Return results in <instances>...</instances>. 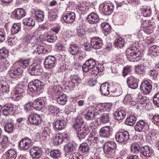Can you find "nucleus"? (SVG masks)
Returning a JSON list of instances; mask_svg holds the SVG:
<instances>
[{
	"mask_svg": "<svg viewBox=\"0 0 159 159\" xmlns=\"http://www.w3.org/2000/svg\"><path fill=\"white\" fill-rule=\"evenodd\" d=\"M126 54L127 58L131 61L137 62L141 59L140 51L135 47L128 48L126 51Z\"/></svg>",
	"mask_w": 159,
	"mask_h": 159,
	"instance_id": "1",
	"label": "nucleus"
},
{
	"mask_svg": "<svg viewBox=\"0 0 159 159\" xmlns=\"http://www.w3.org/2000/svg\"><path fill=\"white\" fill-rule=\"evenodd\" d=\"M43 86V82L36 80L30 82L28 85V88L31 92L38 93L41 92Z\"/></svg>",
	"mask_w": 159,
	"mask_h": 159,
	"instance_id": "2",
	"label": "nucleus"
},
{
	"mask_svg": "<svg viewBox=\"0 0 159 159\" xmlns=\"http://www.w3.org/2000/svg\"><path fill=\"white\" fill-rule=\"evenodd\" d=\"M116 147V144L114 142L110 141L107 142L104 144V152L107 154H109L110 157H113L115 155L114 150Z\"/></svg>",
	"mask_w": 159,
	"mask_h": 159,
	"instance_id": "3",
	"label": "nucleus"
},
{
	"mask_svg": "<svg viewBox=\"0 0 159 159\" xmlns=\"http://www.w3.org/2000/svg\"><path fill=\"white\" fill-rule=\"evenodd\" d=\"M115 139L119 143L125 142L129 139V133L126 130L119 131L116 134Z\"/></svg>",
	"mask_w": 159,
	"mask_h": 159,
	"instance_id": "4",
	"label": "nucleus"
},
{
	"mask_svg": "<svg viewBox=\"0 0 159 159\" xmlns=\"http://www.w3.org/2000/svg\"><path fill=\"white\" fill-rule=\"evenodd\" d=\"M32 144V140L27 137L22 138L20 141L18 147L19 149L21 151L28 150Z\"/></svg>",
	"mask_w": 159,
	"mask_h": 159,
	"instance_id": "5",
	"label": "nucleus"
},
{
	"mask_svg": "<svg viewBox=\"0 0 159 159\" xmlns=\"http://www.w3.org/2000/svg\"><path fill=\"white\" fill-rule=\"evenodd\" d=\"M47 100L45 98H38L34 100L33 103V107L37 110H40L43 107L47 108Z\"/></svg>",
	"mask_w": 159,
	"mask_h": 159,
	"instance_id": "6",
	"label": "nucleus"
},
{
	"mask_svg": "<svg viewBox=\"0 0 159 159\" xmlns=\"http://www.w3.org/2000/svg\"><path fill=\"white\" fill-rule=\"evenodd\" d=\"M42 71L41 65L36 63H34L31 65L28 70L29 73L32 75H40Z\"/></svg>",
	"mask_w": 159,
	"mask_h": 159,
	"instance_id": "7",
	"label": "nucleus"
},
{
	"mask_svg": "<svg viewBox=\"0 0 159 159\" xmlns=\"http://www.w3.org/2000/svg\"><path fill=\"white\" fill-rule=\"evenodd\" d=\"M75 130L76 131L78 137L80 139H84L89 132L88 127L84 125L76 127Z\"/></svg>",
	"mask_w": 159,
	"mask_h": 159,
	"instance_id": "8",
	"label": "nucleus"
},
{
	"mask_svg": "<svg viewBox=\"0 0 159 159\" xmlns=\"http://www.w3.org/2000/svg\"><path fill=\"white\" fill-rule=\"evenodd\" d=\"M102 11L105 15H110L114 9V4L110 1H106L103 3Z\"/></svg>",
	"mask_w": 159,
	"mask_h": 159,
	"instance_id": "9",
	"label": "nucleus"
},
{
	"mask_svg": "<svg viewBox=\"0 0 159 159\" xmlns=\"http://www.w3.org/2000/svg\"><path fill=\"white\" fill-rule=\"evenodd\" d=\"M96 62L93 59H90L87 60L82 66L84 71L87 72L90 70L95 69Z\"/></svg>",
	"mask_w": 159,
	"mask_h": 159,
	"instance_id": "10",
	"label": "nucleus"
},
{
	"mask_svg": "<svg viewBox=\"0 0 159 159\" xmlns=\"http://www.w3.org/2000/svg\"><path fill=\"white\" fill-rule=\"evenodd\" d=\"M68 135L65 133L57 134L53 139V143L55 145H57L61 144L63 142H67Z\"/></svg>",
	"mask_w": 159,
	"mask_h": 159,
	"instance_id": "11",
	"label": "nucleus"
},
{
	"mask_svg": "<svg viewBox=\"0 0 159 159\" xmlns=\"http://www.w3.org/2000/svg\"><path fill=\"white\" fill-rule=\"evenodd\" d=\"M140 88L143 93L147 94H149L151 91L152 86L148 81L145 80L141 84Z\"/></svg>",
	"mask_w": 159,
	"mask_h": 159,
	"instance_id": "12",
	"label": "nucleus"
},
{
	"mask_svg": "<svg viewBox=\"0 0 159 159\" xmlns=\"http://www.w3.org/2000/svg\"><path fill=\"white\" fill-rule=\"evenodd\" d=\"M14 94L12 95L11 98L13 100L16 101L20 100L21 97L25 95V91L22 88H16Z\"/></svg>",
	"mask_w": 159,
	"mask_h": 159,
	"instance_id": "13",
	"label": "nucleus"
},
{
	"mask_svg": "<svg viewBox=\"0 0 159 159\" xmlns=\"http://www.w3.org/2000/svg\"><path fill=\"white\" fill-rule=\"evenodd\" d=\"M103 45L102 40L101 38L96 37L91 38V45L92 48L98 49L101 48Z\"/></svg>",
	"mask_w": 159,
	"mask_h": 159,
	"instance_id": "14",
	"label": "nucleus"
},
{
	"mask_svg": "<svg viewBox=\"0 0 159 159\" xmlns=\"http://www.w3.org/2000/svg\"><path fill=\"white\" fill-rule=\"evenodd\" d=\"M112 129L110 126H105L100 130V135L102 138H108L112 134Z\"/></svg>",
	"mask_w": 159,
	"mask_h": 159,
	"instance_id": "15",
	"label": "nucleus"
},
{
	"mask_svg": "<svg viewBox=\"0 0 159 159\" xmlns=\"http://www.w3.org/2000/svg\"><path fill=\"white\" fill-rule=\"evenodd\" d=\"M41 116L37 113L31 115L29 117V122L32 124L39 125L42 120Z\"/></svg>",
	"mask_w": 159,
	"mask_h": 159,
	"instance_id": "16",
	"label": "nucleus"
},
{
	"mask_svg": "<svg viewBox=\"0 0 159 159\" xmlns=\"http://www.w3.org/2000/svg\"><path fill=\"white\" fill-rule=\"evenodd\" d=\"M138 80L135 77L130 76L127 79V83L129 87L133 89H137L138 86Z\"/></svg>",
	"mask_w": 159,
	"mask_h": 159,
	"instance_id": "17",
	"label": "nucleus"
},
{
	"mask_svg": "<svg viewBox=\"0 0 159 159\" xmlns=\"http://www.w3.org/2000/svg\"><path fill=\"white\" fill-rule=\"evenodd\" d=\"M55 62V57L53 56H49L45 60V67L47 69H51L54 66Z\"/></svg>",
	"mask_w": 159,
	"mask_h": 159,
	"instance_id": "18",
	"label": "nucleus"
},
{
	"mask_svg": "<svg viewBox=\"0 0 159 159\" xmlns=\"http://www.w3.org/2000/svg\"><path fill=\"white\" fill-rule=\"evenodd\" d=\"M141 152L144 157L148 158L153 154L154 151L151 147L146 145L141 148Z\"/></svg>",
	"mask_w": 159,
	"mask_h": 159,
	"instance_id": "19",
	"label": "nucleus"
},
{
	"mask_svg": "<svg viewBox=\"0 0 159 159\" xmlns=\"http://www.w3.org/2000/svg\"><path fill=\"white\" fill-rule=\"evenodd\" d=\"M107 104H102L98 105L96 107L91 106V107L93 109L95 112L98 114H103V112L107 110L106 108L107 107Z\"/></svg>",
	"mask_w": 159,
	"mask_h": 159,
	"instance_id": "20",
	"label": "nucleus"
},
{
	"mask_svg": "<svg viewBox=\"0 0 159 159\" xmlns=\"http://www.w3.org/2000/svg\"><path fill=\"white\" fill-rule=\"evenodd\" d=\"M126 114L125 111L118 109L114 112L113 114V117L116 120H120L125 118Z\"/></svg>",
	"mask_w": 159,
	"mask_h": 159,
	"instance_id": "21",
	"label": "nucleus"
},
{
	"mask_svg": "<svg viewBox=\"0 0 159 159\" xmlns=\"http://www.w3.org/2000/svg\"><path fill=\"white\" fill-rule=\"evenodd\" d=\"M75 15L74 12H69L67 13L63 17L64 21L67 23H72L75 19Z\"/></svg>",
	"mask_w": 159,
	"mask_h": 159,
	"instance_id": "22",
	"label": "nucleus"
},
{
	"mask_svg": "<svg viewBox=\"0 0 159 159\" xmlns=\"http://www.w3.org/2000/svg\"><path fill=\"white\" fill-rule=\"evenodd\" d=\"M30 152L33 158H38L40 157L41 152L39 147L34 146L30 149Z\"/></svg>",
	"mask_w": 159,
	"mask_h": 159,
	"instance_id": "23",
	"label": "nucleus"
},
{
	"mask_svg": "<svg viewBox=\"0 0 159 159\" xmlns=\"http://www.w3.org/2000/svg\"><path fill=\"white\" fill-rule=\"evenodd\" d=\"M13 14L15 19L20 20L25 15V13L22 8H17L13 12Z\"/></svg>",
	"mask_w": 159,
	"mask_h": 159,
	"instance_id": "24",
	"label": "nucleus"
},
{
	"mask_svg": "<svg viewBox=\"0 0 159 159\" xmlns=\"http://www.w3.org/2000/svg\"><path fill=\"white\" fill-rule=\"evenodd\" d=\"M87 19L91 24L98 22L99 21L98 15L93 12L91 13L88 16Z\"/></svg>",
	"mask_w": 159,
	"mask_h": 159,
	"instance_id": "25",
	"label": "nucleus"
},
{
	"mask_svg": "<svg viewBox=\"0 0 159 159\" xmlns=\"http://www.w3.org/2000/svg\"><path fill=\"white\" fill-rule=\"evenodd\" d=\"M79 48L78 45L71 44L68 48V51L70 54L73 55H76L79 51Z\"/></svg>",
	"mask_w": 159,
	"mask_h": 159,
	"instance_id": "26",
	"label": "nucleus"
},
{
	"mask_svg": "<svg viewBox=\"0 0 159 159\" xmlns=\"http://www.w3.org/2000/svg\"><path fill=\"white\" fill-rule=\"evenodd\" d=\"M146 124V123L143 120H140L138 121L134 127L135 131L138 132L143 131Z\"/></svg>",
	"mask_w": 159,
	"mask_h": 159,
	"instance_id": "27",
	"label": "nucleus"
},
{
	"mask_svg": "<svg viewBox=\"0 0 159 159\" xmlns=\"http://www.w3.org/2000/svg\"><path fill=\"white\" fill-rule=\"evenodd\" d=\"M137 120L136 117L134 115H130L127 117L125 124L130 126H133L135 124Z\"/></svg>",
	"mask_w": 159,
	"mask_h": 159,
	"instance_id": "28",
	"label": "nucleus"
},
{
	"mask_svg": "<svg viewBox=\"0 0 159 159\" xmlns=\"http://www.w3.org/2000/svg\"><path fill=\"white\" fill-rule=\"evenodd\" d=\"M66 126V123L64 120H57L55 123V128L58 130H62L64 129Z\"/></svg>",
	"mask_w": 159,
	"mask_h": 159,
	"instance_id": "29",
	"label": "nucleus"
},
{
	"mask_svg": "<svg viewBox=\"0 0 159 159\" xmlns=\"http://www.w3.org/2000/svg\"><path fill=\"white\" fill-rule=\"evenodd\" d=\"M23 72V70L21 67H16L14 69L10 70L9 72V74L11 77L13 76L20 75Z\"/></svg>",
	"mask_w": 159,
	"mask_h": 159,
	"instance_id": "30",
	"label": "nucleus"
},
{
	"mask_svg": "<svg viewBox=\"0 0 159 159\" xmlns=\"http://www.w3.org/2000/svg\"><path fill=\"white\" fill-rule=\"evenodd\" d=\"M109 85L107 83L102 84L100 87V91L101 93L104 95H107L109 94L108 89Z\"/></svg>",
	"mask_w": 159,
	"mask_h": 159,
	"instance_id": "31",
	"label": "nucleus"
},
{
	"mask_svg": "<svg viewBox=\"0 0 159 159\" xmlns=\"http://www.w3.org/2000/svg\"><path fill=\"white\" fill-rule=\"evenodd\" d=\"M34 16L36 20L39 22H42L44 19V13L42 11H35Z\"/></svg>",
	"mask_w": 159,
	"mask_h": 159,
	"instance_id": "32",
	"label": "nucleus"
},
{
	"mask_svg": "<svg viewBox=\"0 0 159 159\" xmlns=\"http://www.w3.org/2000/svg\"><path fill=\"white\" fill-rule=\"evenodd\" d=\"M23 23L25 25L33 27L35 25V21L30 17H26L23 20Z\"/></svg>",
	"mask_w": 159,
	"mask_h": 159,
	"instance_id": "33",
	"label": "nucleus"
},
{
	"mask_svg": "<svg viewBox=\"0 0 159 159\" xmlns=\"http://www.w3.org/2000/svg\"><path fill=\"white\" fill-rule=\"evenodd\" d=\"M15 64L16 65H18L23 68H25L29 65L30 62L28 59L23 60L20 59L18 61H16Z\"/></svg>",
	"mask_w": 159,
	"mask_h": 159,
	"instance_id": "34",
	"label": "nucleus"
},
{
	"mask_svg": "<svg viewBox=\"0 0 159 159\" xmlns=\"http://www.w3.org/2000/svg\"><path fill=\"white\" fill-rule=\"evenodd\" d=\"M149 52L152 55L155 57L159 56V47L154 45L150 47Z\"/></svg>",
	"mask_w": 159,
	"mask_h": 159,
	"instance_id": "35",
	"label": "nucleus"
},
{
	"mask_svg": "<svg viewBox=\"0 0 159 159\" xmlns=\"http://www.w3.org/2000/svg\"><path fill=\"white\" fill-rule=\"evenodd\" d=\"M7 159H16L17 154L16 151L13 149L8 150L6 153Z\"/></svg>",
	"mask_w": 159,
	"mask_h": 159,
	"instance_id": "36",
	"label": "nucleus"
},
{
	"mask_svg": "<svg viewBox=\"0 0 159 159\" xmlns=\"http://www.w3.org/2000/svg\"><path fill=\"white\" fill-rule=\"evenodd\" d=\"M8 139L7 136H2L0 138V143L2 147L4 148H7L9 145Z\"/></svg>",
	"mask_w": 159,
	"mask_h": 159,
	"instance_id": "37",
	"label": "nucleus"
},
{
	"mask_svg": "<svg viewBox=\"0 0 159 159\" xmlns=\"http://www.w3.org/2000/svg\"><path fill=\"white\" fill-rule=\"evenodd\" d=\"M90 149L88 144L86 143H83L81 144L79 148V151L86 153L89 152Z\"/></svg>",
	"mask_w": 159,
	"mask_h": 159,
	"instance_id": "38",
	"label": "nucleus"
},
{
	"mask_svg": "<svg viewBox=\"0 0 159 159\" xmlns=\"http://www.w3.org/2000/svg\"><path fill=\"white\" fill-rule=\"evenodd\" d=\"M141 149L139 144L137 143H133L131 144V151L132 152L137 154L141 151Z\"/></svg>",
	"mask_w": 159,
	"mask_h": 159,
	"instance_id": "39",
	"label": "nucleus"
},
{
	"mask_svg": "<svg viewBox=\"0 0 159 159\" xmlns=\"http://www.w3.org/2000/svg\"><path fill=\"white\" fill-rule=\"evenodd\" d=\"M51 88L52 89V91L49 90L48 92L49 93L53 94L54 93L56 94L57 96L61 94V93L62 92V88L59 86H56L53 87H51Z\"/></svg>",
	"mask_w": 159,
	"mask_h": 159,
	"instance_id": "40",
	"label": "nucleus"
},
{
	"mask_svg": "<svg viewBox=\"0 0 159 159\" xmlns=\"http://www.w3.org/2000/svg\"><path fill=\"white\" fill-rule=\"evenodd\" d=\"M66 95L64 93L61 95L57 98V102L60 104L64 105L66 104L67 102Z\"/></svg>",
	"mask_w": 159,
	"mask_h": 159,
	"instance_id": "41",
	"label": "nucleus"
},
{
	"mask_svg": "<svg viewBox=\"0 0 159 159\" xmlns=\"http://www.w3.org/2000/svg\"><path fill=\"white\" fill-rule=\"evenodd\" d=\"M146 67L142 65H138L135 66L136 73L138 74H143L145 72Z\"/></svg>",
	"mask_w": 159,
	"mask_h": 159,
	"instance_id": "42",
	"label": "nucleus"
},
{
	"mask_svg": "<svg viewBox=\"0 0 159 159\" xmlns=\"http://www.w3.org/2000/svg\"><path fill=\"white\" fill-rule=\"evenodd\" d=\"M10 66V62L6 58L0 60V69L6 70Z\"/></svg>",
	"mask_w": 159,
	"mask_h": 159,
	"instance_id": "43",
	"label": "nucleus"
},
{
	"mask_svg": "<svg viewBox=\"0 0 159 159\" xmlns=\"http://www.w3.org/2000/svg\"><path fill=\"white\" fill-rule=\"evenodd\" d=\"M50 156L54 159H58L61 157V152L58 149L51 151L50 152Z\"/></svg>",
	"mask_w": 159,
	"mask_h": 159,
	"instance_id": "44",
	"label": "nucleus"
},
{
	"mask_svg": "<svg viewBox=\"0 0 159 159\" xmlns=\"http://www.w3.org/2000/svg\"><path fill=\"white\" fill-rule=\"evenodd\" d=\"M99 119L103 123H106L110 120L109 114L107 113H103L101 114Z\"/></svg>",
	"mask_w": 159,
	"mask_h": 159,
	"instance_id": "45",
	"label": "nucleus"
},
{
	"mask_svg": "<svg viewBox=\"0 0 159 159\" xmlns=\"http://www.w3.org/2000/svg\"><path fill=\"white\" fill-rule=\"evenodd\" d=\"M20 26L18 23L14 24L12 26L11 32L12 34H17L20 30Z\"/></svg>",
	"mask_w": 159,
	"mask_h": 159,
	"instance_id": "46",
	"label": "nucleus"
},
{
	"mask_svg": "<svg viewBox=\"0 0 159 159\" xmlns=\"http://www.w3.org/2000/svg\"><path fill=\"white\" fill-rule=\"evenodd\" d=\"M4 128L6 132L11 133L14 128V123L12 122H8L5 124Z\"/></svg>",
	"mask_w": 159,
	"mask_h": 159,
	"instance_id": "47",
	"label": "nucleus"
},
{
	"mask_svg": "<svg viewBox=\"0 0 159 159\" xmlns=\"http://www.w3.org/2000/svg\"><path fill=\"white\" fill-rule=\"evenodd\" d=\"M47 108L49 113L52 115L57 114L59 111V108L55 106L50 105L48 106Z\"/></svg>",
	"mask_w": 159,
	"mask_h": 159,
	"instance_id": "48",
	"label": "nucleus"
},
{
	"mask_svg": "<svg viewBox=\"0 0 159 159\" xmlns=\"http://www.w3.org/2000/svg\"><path fill=\"white\" fill-rule=\"evenodd\" d=\"M96 115L94 112L89 111L85 115V118L87 120H91L94 118Z\"/></svg>",
	"mask_w": 159,
	"mask_h": 159,
	"instance_id": "49",
	"label": "nucleus"
},
{
	"mask_svg": "<svg viewBox=\"0 0 159 159\" xmlns=\"http://www.w3.org/2000/svg\"><path fill=\"white\" fill-rule=\"evenodd\" d=\"M79 80V78L76 75H73L71 78V82H69L70 84V87L74 86L75 84L78 83Z\"/></svg>",
	"mask_w": 159,
	"mask_h": 159,
	"instance_id": "50",
	"label": "nucleus"
},
{
	"mask_svg": "<svg viewBox=\"0 0 159 159\" xmlns=\"http://www.w3.org/2000/svg\"><path fill=\"white\" fill-rule=\"evenodd\" d=\"M46 39L48 42L53 43L57 39V36L56 34H53L52 35H47Z\"/></svg>",
	"mask_w": 159,
	"mask_h": 159,
	"instance_id": "51",
	"label": "nucleus"
},
{
	"mask_svg": "<svg viewBox=\"0 0 159 159\" xmlns=\"http://www.w3.org/2000/svg\"><path fill=\"white\" fill-rule=\"evenodd\" d=\"M66 155L68 157L69 159H83V157L82 156H77L75 153H68L66 154Z\"/></svg>",
	"mask_w": 159,
	"mask_h": 159,
	"instance_id": "52",
	"label": "nucleus"
},
{
	"mask_svg": "<svg viewBox=\"0 0 159 159\" xmlns=\"http://www.w3.org/2000/svg\"><path fill=\"white\" fill-rule=\"evenodd\" d=\"M8 51L6 49H0V60L6 59V55H7Z\"/></svg>",
	"mask_w": 159,
	"mask_h": 159,
	"instance_id": "53",
	"label": "nucleus"
},
{
	"mask_svg": "<svg viewBox=\"0 0 159 159\" xmlns=\"http://www.w3.org/2000/svg\"><path fill=\"white\" fill-rule=\"evenodd\" d=\"M51 133V129L49 128L46 127L43 129L42 135V136L47 137L48 136H49Z\"/></svg>",
	"mask_w": 159,
	"mask_h": 159,
	"instance_id": "54",
	"label": "nucleus"
},
{
	"mask_svg": "<svg viewBox=\"0 0 159 159\" xmlns=\"http://www.w3.org/2000/svg\"><path fill=\"white\" fill-rule=\"evenodd\" d=\"M114 43L116 46L120 48L123 47L124 44V42L123 39L120 38L115 40Z\"/></svg>",
	"mask_w": 159,
	"mask_h": 159,
	"instance_id": "55",
	"label": "nucleus"
},
{
	"mask_svg": "<svg viewBox=\"0 0 159 159\" xmlns=\"http://www.w3.org/2000/svg\"><path fill=\"white\" fill-rule=\"evenodd\" d=\"M75 149L73 145L71 143L66 144L64 146L65 150L67 152H71Z\"/></svg>",
	"mask_w": 159,
	"mask_h": 159,
	"instance_id": "56",
	"label": "nucleus"
},
{
	"mask_svg": "<svg viewBox=\"0 0 159 159\" xmlns=\"http://www.w3.org/2000/svg\"><path fill=\"white\" fill-rule=\"evenodd\" d=\"M83 120L81 117H77L75 119V123L74 127L75 128L76 127L82 126L83 125L80 126V125L83 124Z\"/></svg>",
	"mask_w": 159,
	"mask_h": 159,
	"instance_id": "57",
	"label": "nucleus"
},
{
	"mask_svg": "<svg viewBox=\"0 0 159 159\" xmlns=\"http://www.w3.org/2000/svg\"><path fill=\"white\" fill-rule=\"evenodd\" d=\"M153 99V104L159 107V92L155 94Z\"/></svg>",
	"mask_w": 159,
	"mask_h": 159,
	"instance_id": "58",
	"label": "nucleus"
},
{
	"mask_svg": "<svg viewBox=\"0 0 159 159\" xmlns=\"http://www.w3.org/2000/svg\"><path fill=\"white\" fill-rule=\"evenodd\" d=\"M89 141L90 142L89 144L91 147L93 148H96L97 147L98 141V137H94L92 141L91 139H90Z\"/></svg>",
	"mask_w": 159,
	"mask_h": 159,
	"instance_id": "59",
	"label": "nucleus"
},
{
	"mask_svg": "<svg viewBox=\"0 0 159 159\" xmlns=\"http://www.w3.org/2000/svg\"><path fill=\"white\" fill-rule=\"evenodd\" d=\"M57 16V14L56 12L53 11H51L49 12L48 18L50 20L52 21L56 19Z\"/></svg>",
	"mask_w": 159,
	"mask_h": 159,
	"instance_id": "60",
	"label": "nucleus"
},
{
	"mask_svg": "<svg viewBox=\"0 0 159 159\" xmlns=\"http://www.w3.org/2000/svg\"><path fill=\"white\" fill-rule=\"evenodd\" d=\"M77 33L79 36L84 38L86 35V31L84 29H79L77 30Z\"/></svg>",
	"mask_w": 159,
	"mask_h": 159,
	"instance_id": "61",
	"label": "nucleus"
},
{
	"mask_svg": "<svg viewBox=\"0 0 159 159\" xmlns=\"http://www.w3.org/2000/svg\"><path fill=\"white\" fill-rule=\"evenodd\" d=\"M152 121L154 124H156L159 128V115H155L151 119Z\"/></svg>",
	"mask_w": 159,
	"mask_h": 159,
	"instance_id": "62",
	"label": "nucleus"
},
{
	"mask_svg": "<svg viewBox=\"0 0 159 159\" xmlns=\"http://www.w3.org/2000/svg\"><path fill=\"white\" fill-rule=\"evenodd\" d=\"M17 41L16 39L13 38H10L7 40V43L9 45L12 46L15 45Z\"/></svg>",
	"mask_w": 159,
	"mask_h": 159,
	"instance_id": "63",
	"label": "nucleus"
},
{
	"mask_svg": "<svg viewBox=\"0 0 159 159\" xmlns=\"http://www.w3.org/2000/svg\"><path fill=\"white\" fill-rule=\"evenodd\" d=\"M131 70V68L130 66H125L124 68L123 72V75L125 76L127 74L129 73Z\"/></svg>",
	"mask_w": 159,
	"mask_h": 159,
	"instance_id": "64",
	"label": "nucleus"
}]
</instances>
